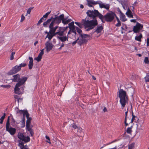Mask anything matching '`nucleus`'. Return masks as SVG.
Segmentation results:
<instances>
[{
	"instance_id": "1",
	"label": "nucleus",
	"mask_w": 149,
	"mask_h": 149,
	"mask_svg": "<svg viewBox=\"0 0 149 149\" xmlns=\"http://www.w3.org/2000/svg\"><path fill=\"white\" fill-rule=\"evenodd\" d=\"M86 14L89 17L97 19V17H98L103 23L105 22V21L108 22H112L116 16V14L112 11L104 15H103L97 10L95 9L93 10H88L86 12Z\"/></svg>"
},
{
	"instance_id": "2",
	"label": "nucleus",
	"mask_w": 149,
	"mask_h": 149,
	"mask_svg": "<svg viewBox=\"0 0 149 149\" xmlns=\"http://www.w3.org/2000/svg\"><path fill=\"white\" fill-rule=\"evenodd\" d=\"M13 78L12 79L13 81L14 82H17L14 88L15 93L17 94H20L23 92L24 88L23 87H20L25 84L28 78V77H20V75L19 74L13 76Z\"/></svg>"
},
{
	"instance_id": "3",
	"label": "nucleus",
	"mask_w": 149,
	"mask_h": 149,
	"mask_svg": "<svg viewBox=\"0 0 149 149\" xmlns=\"http://www.w3.org/2000/svg\"><path fill=\"white\" fill-rule=\"evenodd\" d=\"M91 19H93L91 20H89L88 18L87 19L86 17L85 19H83L81 21L82 23L84 26V28L86 31H88L90 30L93 29L96 26L98 25V22L96 18H93L90 17Z\"/></svg>"
},
{
	"instance_id": "4",
	"label": "nucleus",
	"mask_w": 149,
	"mask_h": 149,
	"mask_svg": "<svg viewBox=\"0 0 149 149\" xmlns=\"http://www.w3.org/2000/svg\"><path fill=\"white\" fill-rule=\"evenodd\" d=\"M118 97L120 98V102L122 107H124L126 103H127L128 97L125 91L123 89H120L118 92Z\"/></svg>"
},
{
	"instance_id": "5",
	"label": "nucleus",
	"mask_w": 149,
	"mask_h": 149,
	"mask_svg": "<svg viewBox=\"0 0 149 149\" xmlns=\"http://www.w3.org/2000/svg\"><path fill=\"white\" fill-rule=\"evenodd\" d=\"M143 27V25L137 22L136 24L133 27V31L135 33H139Z\"/></svg>"
},
{
	"instance_id": "6",
	"label": "nucleus",
	"mask_w": 149,
	"mask_h": 149,
	"mask_svg": "<svg viewBox=\"0 0 149 149\" xmlns=\"http://www.w3.org/2000/svg\"><path fill=\"white\" fill-rule=\"evenodd\" d=\"M20 70V66L16 65L13 67L12 69L8 72V74L9 75L14 74Z\"/></svg>"
},
{
	"instance_id": "7",
	"label": "nucleus",
	"mask_w": 149,
	"mask_h": 149,
	"mask_svg": "<svg viewBox=\"0 0 149 149\" xmlns=\"http://www.w3.org/2000/svg\"><path fill=\"white\" fill-rule=\"evenodd\" d=\"M56 15H55V17L54 18L53 17V19L54 20L56 24H58L61 22V21H62V20L64 19V15L63 14H62L59 16H56Z\"/></svg>"
},
{
	"instance_id": "8",
	"label": "nucleus",
	"mask_w": 149,
	"mask_h": 149,
	"mask_svg": "<svg viewBox=\"0 0 149 149\" xmlns=\"http://www.w3.org/2000/svg\"><path fill=\"white\" fill-rule=\"evenodd\" d=\"M9 126L7 125L6 126V130L9 132L11 135H14L16 132V129L14 128Z\"/></svg>"
},
{
	"instance_id": "9",
	"label": "nucleus",
	"mask_w": 149,
	"mask_h": 149,
	"mask_svg": "<svg viewBox=\"0 0 149 149\" xmlns=\"http://www.w3.org/2000/svg\"><path fill=\"white\" fill-rule=\"evenodd\" d=\"M50 33V36L49 38V41L51 40L53 36H55L56 35H58V36H63L61 33H61L59 28L57 32L53 33V32H51Z\"/></svg>"
},
{
	"instance_id": "10",
	"label": "nucleus",
	"mask_w": 149,
	"mask_h": 149,
	"mask_svg": "<svg viewBox=\"0 0 149 149\" xmlns=\"http://www.w3.org/2000/svg\"><path fill=\"white\" fill-rule=\"evenodd\" d=\"M45 49H46V51L49 52L52 49L54 45L52 43H50L49 41H47L45 44Z\"/></svg>"
},
{
	"instance_id": "11",
	"label": "nucleus",
	"mask_w": 149,
	"mask_h": 149,
	"mask_svg": "<svg viewBox=\"0 0 149 149\" xmlns=\"http://www.w3.org/2000/svg\"><path fill=\"white\" fill-rule=\"evenodd\" d=\"M87 2V5L90 7H92L93 5H94L99 3V2H102L101 1H95L93 0H86Z\"/></svg>"
},
{
	"instance_id": "12",
	"label": "nucleus",
	"mask_w": 149,
	"mask_h": 149,
	"mask_svg": "<svg viewBox=\"0 0 149 149\" xmlns=\"http://www.w3.org/2000/svg\"><path fill=\"white\" fill-rule=\"evenodd\" d=\"M79 40L77 42V43L80 45H81L84 44H86L88 41V40L86 39H83V38H81V37L80 38H79Z\"/></svg>"
},
{
	"instance_id": "13",
	"label": "nucleus",
	"mask_w": 149,
	"mask_h": 149,
	"mask_svg": "<svg viewBox=\"0 0 149 149\" xmlns=\"http://www.w3.org/2000/svg\"><path fill=\"white\" fill-rule=\"evenodd\" d=\"M57 38L59 39L61 42H65L66 40L68 41V36L67 37L66 36H57Z\"/></svg>"
},
{
	"instance_id": "14",
	"label": "nucleus",
	"mask_w": 149,
	"mask_h": 149,
	"mask_svg": "<svg viewBox=\"0 0 149 149\" xmlns=\"http://www.w3.org/2000/svg\"><path fill=\"white\" fill-rule=\"evenodd\" d=\"M100 2H99V6L100 8H105L107 10H109V8L110 5L109 4H103V3H100Z\"/></svg>"
},
{
	"instance_id": "15",
	"label": "nucleus",
	"mask_w": 149,
	"mask_h": 149,
	"mask_svg": "<svg viewBox=\"0 0 149 149\" xmlns=\"http://www.w3.org/2000/svg\"><path fill=\"white\" fill-rule=\"evenodd\" d=\"M27 120L26 121V127H30V125L32 119L31 117H30L29 116V115L27 114Z\"/></svg>"
},
{
	"instance_id": "16",
	"label": "nucleus",
	"mask_w": 149,
	"mask_h": 149,
	"mask_svg": "<svg viewBox=\"0 0 149 149\" xmlns=\"http://www.w3.org/2000/svg\"><path fill=\"white\" fill-rule=\"evenodd\" d=\"M103 29V27L102 26H97L96 29L94 31V33H100Z\"/></svg>"
},
{
	"instance_id": "17",
	"label": "nucleus",
	"mask_w": 149,
	"mask_h": 149,
	"mask_svg": "<svg viewBox=\"0 0 149 149\" xmlns=\"http://www.w3.org/2000/svg\"><path fill=\"white\" fill-rule=\"evenodd\" d=\"M29 58L30 61L28 64L29 68L30 70H31L32 69L33 65V60L31 57H29Z\"/></svg>"
},
{
	"instance_id": "18",
	"label": "nucleus",
	"mask_w": 149,
	"mask_h": 149,
	"mask_svg": "<svg viewBox=\"0 0 149 149\" xmlns=\"http://www.w3.org/2000/svg\"><path fill=\"white\" fill-rule=\"evenodd\" d=\"M120 13V19L122 22H125L127 20V19L125 18V15L121 12V11L119 10Z\"/></svg>"
},
{
	"instance_id": "19",
	"label": "nucleus",
	"mask_w": 149,
	"mask_h": 149,
	"mask_svg": "<svg viewBox=\"0 0 149 149\" xmlns=\"http://www.w3.org/2000/svg\"><path fill=\"white\" fill-rule=\"evenodd\" d=\"M126 15L129 17H132V18H134V17H133V13H132L130 9V8H128L127 11L126 12Z\"/></svg>"
},
{
	"instance_id": "20",
	"label": "nucleus",
	"mask_w": 149,
	"mask_h": 149,
	"mask_svg": "<svg viewBox=\"0 0 149 149\" xmlns=\"http://www.w3.org/2000/svg\"><path fill=\"white\" fill-rule=\"evenodd\" d=\"M53 19V17H51L50 18L48 19L47 20L44 22L43 24V26L44 27H47V25Z\"/></svg>"
},
{
	"instance_id": "21",
	"label": "nucleus",
	"mask_w": 149,
	"mask_h": 149,
	"mask_svg": "<svg viewBox=\"0 0 149 149\" xmlns=\"http://www.w3.org/2000/svg\"><path fill=\"white\" fill-rule=\"evenodd\" d=\"M69 28L68 27V26H66V27H59V29L61 32V33H62V34L63 36H64V32L66 31V30L67 29Z\"/></svg>"
},
{
	"instance_id": "22",
	"label": "nucleus",
	"mask_w": 149,
	"mask_h": 149,
	"mask_svg": "<svg viewBox=\"0 0 149 149\" xmlns=\"http://www.w3.org/2000/svg\"><path fill=\"white\" fill-rule=\"evenodd\" d=\"M25 136L22 133L19 132L18 133L17 137L18 139H19L21 141H22L23 139Z\"/></svg>"
},
{
	"instance_id": "23",
	"label": "nucleus",
	"mask_w": 149,
	"mask_h": 149,
	"mask_svg": "<svg viewBox=\"0 0 149 149\" xmlns=\"http://www.w3.org/2000/svg\"><path fill=\"white\" fill-rule=\"evenodd\" d=\"M26 129L29 132L31 136H33L34 134L33 131L30 127H26Z\"/></svg>"
},
{
	"instance_id": "24",
	"label": "nucleus",
	"mask_w": 149,
	"mask_h": 149,
	"mask_svg": "<svg viewBox=\"0 0 149 149\" xmlns=\"http://www.w3.org/2000/svg\"><path fill=\"white\" fill-rule=\"evenodd\" d=\"M30 140V139L29 137V136H25L24 137L22 141L24 142L25 143H26L29 141Z\"/></svg>"
},
{
	"instance_id": "25",
	"label": "nucleus",
	"mask_w": 149,
	"mask_h": 149,
	"mask_svg": "<svg viewBox=\"0 0 149 149\" xmlns=\"http://www.w3.org/2000/svg\"><path fill=\"white\" fill-rule=\"evenodd\" d=\"M42 54L40 53L37 57H36L34 58V59L36 61H37L38 62H39L40 61L42 58Z\"/></svg>"
},
{
	"instance_id": "26",
	"label": "nucleus",
	"mask_w": 149,
	"mask_h": 149,
	"mask_svg": "<svg viewBox=\"0 0 149 149\" xmlns=\"http://www.w3.org/2000/svg\"><path fill=\"white\" fill-rule=\"evenodd\" d=\"M24 143L21 141H20L19 142V146L20 147V148L21 149H24L26 148L24 146Z\"/></svg>"
},
{
	"instance_id": "27",
	"label": "nucleus",
	"mask_w": 149,
	"mask_h": 149,
	"mask_svg": "<svg viewBox=\"0 0 149 149\" xmlns=\"http://www.w3.org/2000/svg\"><path fill=\"white\" fill-rule=\"evenodd\" d=\"M142 37V35L141 33H140L139 36H136L135 37V39L137 41H141V39Z\"/></svg>"
},
{
	"instance_id": "28",
	"label": "nucleus",
	"mask_w": 149,
	"mask_h": 149,
	"mask_svg": "<svg viewBox=\"0 0 149 149\" xmlns=\"http://www.w3.org/2000/svg\"><path fill=\"white\" fill-rule=\"evenodd\" d=\"M121 4L123 8L125 10H126L128 9V8L129 7H127V3L126 2L122 3Z\"/></svg>"
},
{
	"instance_id": "29",
	"label": "nucleus",
	"mask_w": 149,
	"mask_h": 149,
	"mask_svg": "<svg viewBox=\"0 0 149 149\" xmlns=\"http://www.w3.org/2000/svg\"><path fill=\"white\" fill-rule=\"evenodd\" d=\"M59 27H58V26H56L54 27H53L52 28H51V29H50V32H53V33H54V32H55L56 30L58 28H59Z\"/></svg>"
},
{
	"instance_id": "30",
	"label": "nucleus",
	"mask_w": 149,
	"mask_h": 149,
	"mask_svg": "<svg viewBox=\"0 0 149 149\" xmlns=\"http://www.w3.org/2000/svg\"><path fill=\"white\" fill-rule=\"evenodd\" d=\"M77 131V132H80L81 133V135H79L81 137L84 135V133L82 132V129L81 128H80L78 129L77 130H75V132Z\"/></svg>"
},
{
	"instance_id": "31",
	"label": "nucleus",
	"mask_w": 149,
	"mask_h": 149,
	"mask_svg": "<svg viewBox=\"0 0 149 149\" xmlns=\"http://www.w3.org/2000/svg\"><path fill=\"white\" fill-rule=\"evenodd\" d=\"M6 116V114L5 113H4L3 115L0 118V124H2L3 123V121L5 117Z\"/></svg>"
},
{
	"instance_id": "32",
	"label": "nucleus",
	"mask_w": 149,
	"mask_h": 149,
	"mask_svg": "<svg viewBox=\"0 0 149 149\" xmlns=\"http://www.w3.org/2000/svg\"><path fill=\"white\" fill-rule=\"evenodd\" d=\"M133 127V126H131L130 127H128L127 129L126 132H127L129 134H131L132 132V129Z\"/></svg>"
},
{
	"instance_id": "33",
	"label": "nucleus",
	"mask_w": 149,
	"mask_h": 149,
	"mask_svg": "<svg viewBox=\"0 0 149 149\" xmlns=\"http://www.w3.org/2000/svg\"><path fill=\"white\" fill-rule=\"evenodd\" d=\"M115 17L116 18L118 22V23L116 25V26L117 27L120 26L121 25V22L120 21L119 19L117 17L116 15Z\"/></svg>"
},
{
	"instance_id": "34",
	"label": "nucleus",
	"mask_w": 149,
	"mask_h": 149,
	"mask_svg": "<svg viewBox=\"0 0 149 149\" xmlns=\"http://www.w3.org/2000/svg\"><path fill=\"white\" fill-rule=\"evenodd\" d=\"M68 17L64 18V19L62 20V22L64 24H68L69 23V22L67 20V19H68Z\"/></svg>"
},
{
	"instance_id": "35",
	"label": "nucleus",
	"mask_w": 149,
	"mask_h": 149,
	"mask_svg": "<svg viewBox=\"0 0 149 149\" xmlns=\"http://www.w3.org/2000/svg\"><path fill=\"white\" fill-rule=\"evenodd\" d=\"M23 118H25L26 116L27 118V116L29 115V114L28 113V111L27 110H26L23 113Z\"/></svg>"
},
{
	"instance_id": "36",
	"label": "nucleus",
	"mask_w": 149,
	"mask_h": 149,
	"mask_svg": "<svg viewBox=\"0 0 149 149\" xmlns=\"http://www.w3.org/2000/svg\"><path fill=\"white\" fill-rule=\"evenodd\" d=\"M51 22V23L49 26V29H51V28L53 27L54 24L56 23L54 21V19H52Z\"/></svg>"
},
{
	"instance_id": "37",
	"label": "nucleus",
	"mask_w": 149,
	"mask_h": 149,
	"mask_svg": "<svg viewBox=\"0 0 149 149\" xmlns=\"http://www.w3.org/2000/svg\"><path fill=\"white\" fill-rule=\"evenodd\" d=\"M90 35L88 34H81V38H83V39H86L87 38H88L89 37Z\"/></svg>"
},
{
	"instance_id": "38",
	"label": "nucleus",
	"mask_w": 149,
	"mask_h": 149,
	"mask_svg": "<svg viewBox=\"0 0 149 149\" xmlns=\"http://www.w3.org/2000/svg\"><path fill=\"white\" fill-rule=\"evenodd\" d=\"M74 22H72L71 23H70L68 24V27H69V29L71 28L74 27V26H75L74 25Z\"/></svg>"
},
{
	"instance_id": "39",
	"label": "nucleus",
	"mask_w": 149,
	"mask_h": 149,
	"mask_svg": "<svg viewBox=\"0 0 149 149\" xmlns=\"http://www.w3.org/2000/svg\"><path fill=\"white\" fill-rule=\"evenodd\" d=\"M76 28L77 32L79 34L80 36H81V34H83L81 30L77 27Z\"/></svg>"
},
{
	"instance_id": "40",
	"label": "nucleus",
	"mask_w": 149,
	"mask_h": 149,
	"mask_svg": "<svg viewBox=\"0 0 149 149\" xmlns=\"http://www.w3.org/2000/svg\"><path fill=\"white\" fill-rule=\"evenodd\" d=\"M17 109V113H19L20 115H21L22 114H23V113L26 110H19L18 108Z\"/></svg>"
},
{
	"instance_id": "41",
	"label": "nucleus",
	"mask_w": 149,
	"mask_h": 149,
	"mask_svg": "<svg viewBox=\"0 0 149 149\" xmlns=\"http://www.w3.org/2000/svg\"><path fill=\"white\" fill-rule=\"evenodd\" d=\"M135 143H133L129 145L128 149H133L134 148Z\"/></svg>"
},
{
	"instance_id": "42",
	"label": "nucleus",
	"mask_w": 149,
	"mask_h": 149,
	"mask_svg": "<svg viewBox=\"0 0 149 149\" xmlns=\"http://www.w3.org/2000/svg\"><path fill=\"white\" fill-rule=\"evenodd\" d=\"M75 24L77 25L81 28H82L83 26H84L83 24L82 23L81 21L80 23L75 22Z\"/></svg>"
},
{
	"instance_id": "43",
	"label": "nucleus",
	"mask_w": 149,
	"mask_h": 149,
	"mask_svg": "<svg viewBox=\"0 0 149 149\" xmlns=\"http://www.w3.org/2000/svg\"><path fill=\"white\" fill-rule=\"evenodd\" d=\"M51 12V11H50L49 12L46 13L45 15H44L43 16V17L45 18V19H44V20H46L47 18V17L48 15H49L50 14Z\"/></svg>"
},
{
	"instance_id": "44",
	"label": "nucleus",
	"mask_w": 149,
	"mask_h": 149,
	"mask_svg": "<svg viewBox=\"0 0 149 149\" xmlns=\"http://www.w3.org/2000/svg\"><path fill=\"white\" fill-rule=\"evenodd\" d=\"M146 82H149V74H147L144 78Z\"/></svg>"
},
{
	"instance_id": "45",
	"label": "nucleus",
	"mask_w": 149,
	"mask_h": 149,
	"mask_svg": "<svg viewBox=\"0 0 149 149\" xmlns=\"http://www.w3.org/2000/svg\"><path fill=\"white\" fill-rule=\"evenodd\" d=\"M132 119L131 122V123H132L133 122L134 120H135V118L136 117L134 115L133 112V111L132 112Z\"/></svg>"
},
{
	"instance_id": "46",
	"label": "nucleus",
	"mask_w": 149,
	"mask_h": 149,
	"mask_svg": "<svg viewBox=\"0 0 149 149\" xmlns=\"http://www.w3.org/2000/svg\"><path fill=\"white\" fill-rule=\"evenodd\" d=\"M76 27H77L76 26H74V27L71 28H70V29L71 31V32L72 33L75 32V31H76Z\"/></svg>"
},
{
	"instance_id": "47",
	"label": "nucleus",
	"mask_w": 149,
	"mask_h": 149,
	"mask_svg": "<svg viewBox=\"0 0 149 149\" xmlns=\"http://www.w3.org/2000/svg\"><path fill=\"white\" fill-rule=\"evenodd\" d=\"M144 62L146 64H148L149 63V61L148 60V57H146L145 58Z\"/></svg>"
},
{
	"instance_id": "48",
	"label": "nucleus",
	"mask_w": 149,
	"mask_h": 149,
	"mask_svg": "<svg viewBox=\"0 0 149 149\" xmlns=\"http://www.w3.org/2000/svg\"><path fill=\"white\" fill-rule=\"evenodd\" d=\"M15 54V53L14 52H12L10 58V60H12L14 59V55Z\"/></svg>"
},
{
	"instance_id": "49",
	"label": "nucleus",
	"mask_w": 149,
	"mask_h": 149,
	"mask_svg": "<svg viewBox=\"0 0 149 149\" xmlns=\"http://www.w3.org/2000/svg\"><path fill=\"white\" fill-rule=\"evenodd\" d=\"M50 33L51 32H50V30H49V32H47L46 31H45V34H47V35L46 37V38H48V39H49V36L50 35Z\"/></svg>"
},
{
	"instance_id": "50",
	"label": "nucleus",
	"mask_w": 149,
	"mask_h": 149,
	"mask_svg": "<svg viewBox=\"0 0 149 149\" xmlns=\"http://www.w3.org/2000/svg\"><path fill=\"white\" fill-rule=\"evenodd\" d=\"M0 86L2 87L7 88H9L10 87V85H1Z\"/></svg>"
},
{
	"instance_id": "51",
	"label": "nucleus",
	"mask_w": 149,
	"mask_h": 149,
	"mask_svg": "<svg viewBox=\"0 0 149 149\" xmlns=\"http://www.w3.org/2000/svg\"><path fill=\"white\" fill-rule=\"evenodd\" d=\"M10 116H8L6 122V126L10 125Z\"/></svg>"
},
{
	"instance_id": "52",
	"label": "nucleus",
	"mask_w": 149,
	"mask_h": 149,
	"mask_svg": "<svg viewBox=\"0 0 149 149\" xmlns=\"http://www.w3.org/2000/svg\"><path fill=\"white\" fill-rule=\"evenodd\" d=\"M26 65V63H22L20 64L18 66H20V70L21 69L22 67H24Z\"/></svg>"
},
{
	"instance_id": "53",
	"label": "nucleus",
	"mask_w": 149,
	"mask_h": 149,
	"mask_svg": "<svg viewBox=\"0 0 149 149\" xmlns=\"http://www.w3.org/2000/svg\"><path fill=\"white\" fill-rule=\"evenodd\" d=\"M33 8V7L29 8L27 11L28 14H30L31 10Z\"/></svg>"
},
{
	"instance_id": "54",
	"label": "nucleus",
	"mask_w": 149,
	"mask_h": 149,
	"mask_svg": "<svg viewBox=\"0 0 149 149\" xmlns=\"http://www.w3.org/2000/svg\"><path fill=\"white\" fill-rule=\"evenodd\" d=\"M79 40V38H78V39L77 40H76L74 41L72 43V46H74V45H75V44L76 43H77V42H78V40Z\"/></svg>"
},
{
	"instance_id": "55",
	"label": "nucleus",
	"mask_w": 149,
	"mask_h": 149,
	"mask_svg": "<svg viewBox=\"0 0 149 149\" xmlns=\"http://www.w3.org/2000/svg\"><path fill=\"white\" fill-rule=\"evenodd\" d=\"M45 137H46V139L49 141H47V142L48 143H49L50 144H51V142L50 141V139L49 137L48 136H47V135Z\"/></svg>"
},
{
	"instance_id": "56",
	"label": "nucleus",
	"mask_w": 149,
	"mask_h": 149,
	"mask_svg": "<svg viewBox=\"0 0 149 149\" xmlns=\"http://www.w3.org/2000/svg\"><path fill=\"white\" fill-rule=\"evenodd\" d=\"M25 122L24 121H22L21 124V127L23 128L24 127L25 125Z\"/></svg>"
},
{
	"instance_id": "57",
	"label": "nucleus",
	"mask_w": 149,
	"mask_h": 149,
	"mask_svg": "<svg viewBox=\"0 0 149 149\" xmlns=\"http://www.w3.org/2000/svg\"><path fill=\"white\" fill-rule=\"evenodd\" d=\"M72 127L76 130H77L78 129V127L77 126V125H72Z\"/></svg>"
},
{
	"instance_id": "58",
	"label": "nucleus",
	"mask_w": 149,
	"mask_h": 149,
	"mask_svg": "<svg viewBox=\"0 0 149 149\" xmlns=\"http://www.w3.org/2000/svg\"><path fill=\"white\" fill-rule=\"evenodd\" d=\"M24 19H25V17L24 16L23 14L22 15V16H21V22H22V21H23L24 20Z\"/></svg>"
},
{
	"instance_id": "59",
	"label": "nucleus",
	"mask_w": 149,
	"mask_h": 149,
	"mask_svg": "<svg viewBox=\"0 0 149 149\" xmlns=\"http://www.w3.org/2000/svg\"><path fill=\"white\" fill-rule=\"evenodd\" d=\"M43 22V21L41 19H40V20L38 21V22L37 24V25H40L41 22Z\"/></svg>"
},
{
	"instance_id": "60",
	"label": "nucleus",
	"mask_w": 149,
	"mask_h": 149,
	"mask_svg": "<svg viewBox=\"0 0 149 149\" xmlns=\"http://www.w3.org/2000/svg\"><path fill=\"white\" fill-rule=\"evenodd\" d=\"M128 109H127V111H126L125 112V118H126V119H127V113L128 112Z\"/></svg>"
},
{
	"instance_id": "61",
	"label": "nucleus",
	"mask_w": 149,
	"mask_h": 149,
	"mask_svg": "<svg viewBox=\"0 0 149 149\" xmlns=\"http://www.w3.org/2000/svg\"><path fill=\"white\" fill-rule=\"evenodd\" d=\"M124 123L125 126H127L128 125V124L127 123V119L125 118Z\"/></svg>"
},
{
	"instance_id": "62",
	"label": "nucleus",
	"mask_w": 149,
	"mask_h": 149,
	"mask_svg": "<svg viewBox=\"0 0 149 149\" xmlns=\"http://www.w3.org/2000/svg\"><path fill=\"white\" fill-rule=\"evenodd\" d=\"M130 21H131V22H132L135 23V22H136V20L135 19H131L130 20Z\"/></svg>"
},
{
	"instance_id": "63",
	"label": "nucleus",
	"mask_w": 149,
	"mask_h": 149,
	"mask_svg": "<svg viewBox=\"0 0 149 149\" xmlns=\"http://www.w3.org/2000/svg\"><path fill=\"white\" fill-rule=\"evenodd\" d=\"M14 98L16 99H17L18 101H19V100L18 99V95H15L14 96Z\"/></svg>"
},
{
	"instance_id": "64",
	"label": "nucleus",
	"mask_w": 149,
	"mask_h": 149,
	"mask_svg": "<svg viewBox=\"0 0 149 149\" xmlns=\"http://www.w3.org/2000/svg\"><path fill=\"white\" fill-rule=\"evenodd\" d=\"M103 111L104 112L107 111V109L106 107H104V109H103Z\"/></svg>"
}]
</instances>
